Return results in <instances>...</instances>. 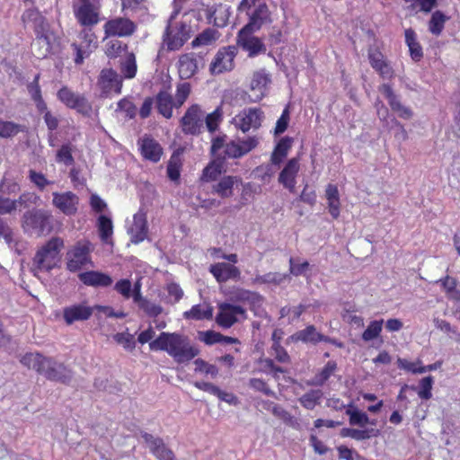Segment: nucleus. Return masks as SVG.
Listing matches in <instances>:
<instances>
[{
  "label": "nucleus",
  "mask_w": 460,
  "mask_h": 460,
  "mask_svg": "<svg viewBox=\"0 0 460 460\" xmlns=\"http://www.w3.org/2000/svg\"><path fill=\"white\" fill-rule=\"evenodd\" d=\"M149 348L151 350L166 351L178 363L188 362L199 353L188 337L176 332H162L150 342Z\"/></svg>",
  "instance_id": "f257e3e1"
},
{
  "label": "nucleus",
  "mask_w": 460,
  "mask_h": 460,
  "mask_svg": "<svg viewBox=\"0 0 460 460\" xmlns=\"http://www.w3.org/2000/svg\"><path fill=\"white\" fill-rule=\"evenodd\" d=\"M64 247V241L59 237L51 238L40 247L32 261L31 270L34 275L52 270L59 261V254Z\"/></svg>",
  "instance_id": "f03ea898"
},
{
  "label": "nucleus",
  "mask_w": 460,
  "mask_h": 460,
  "mask_svg": "<svg viewBox=\"0 0 460 460\" xmlns=\"http://www.w3.org/2000/svg\"><path fill=\"white\" fill-rule=\"evenodd\" d=\"M51 214L44 209L26 211L22 217V227L25 233L38 235L49 232Z\"/></svg>",
  "instance_id": "7ed1b4c3"
},
{
  "label": "nucleus",
  "mask_w": 460,
  "mask_h": 460,
  "mask_svg": "<svg viewBox=\"0 0 460 460\" xmlns=\"http://www.w3.org/2000/svg\"><path fill=\"white\" fill-rule=\"evenodd\" d=\"M100 8L101 0H76L73 4L76 20L84 27H92L99 22Z\"/></svg>",
  "instance_id": "20e7f679"
},
{
  "label": "nucleus",
  "mask_w": 460,
  "mask_h": 460,
  "mask_svg": "<svg viewBox=\"0 0 460 460\" xmlns=\"http://www.w3.org/2000/svg\"><path fill=\"white\" fill-rule=\"evenodd\" d=\"M264 114L261 109L248 108L236 114L232 119V124L242 132L256 130L261 126Z\"/></svg>",
  "instance_id": "39448f33"
},
{
  "label": "nucleus",
  "mask_w": 460,
  "mask_h": 460,
  "mask_svg": "<svg viewBox=\"0 0 460 460\" xmlns=\"http://www.w3.org/2000/svg\"><path fill=\"white\" fill-rule=\"evenodd\" d=\"M190 38V27L183 22L169 24L164 31L163 41L168 50L181 49Z\"/></svg>",
  "instance_id": "423d86ee"
},
{
  "label": "nucleus",
  "mask_w": 460,
  "mask_h": 460,
  "mask_svg": "<svg viewBox=\"0 0 460 460\" xmlns=\"http://www.w3.org/2000/svg\"><path fill=\"white\" fill-rule=\"evenodd\" d=\"M247 318L246 310L238 305L225 302L218 305V313L216 318L218 325L230 328L235 323Z\"/></svg>",
  "instance_id": "0eeeda50"
},
{
  "label": "nucleus",
  "mask_w": 460,
  "mask_h": 460,
  "mask_svg": "<svg viewBox=\"0 0 460 460\" xmlns=\"http://www.w3.org/2000/svg\"><path fill=\"white\" fill-rule=\"evenodd\" d=\"M204 122V112L198 104H193L186 111L181 119V127L184 134L199 135Z\"/></svg>",
  "instance_id": "6e6552de"
},
{
  "label": "nucleus",
  "mask_w": 460,
  "mask_h": 460,
  "mask_svg": "<svg viewBox=\"0 0 460 460\" xmlns=\"http://www.w3.org/2000/svg\"><path fill=\"white\" fill-rule=\"evenodd\" d=\"M237 54V49L234 46H228L220 49L213 61L210 64L209 70L211 74L217 75L234 68V59Z\"/></svg>",
  "instance_id": "1a4fd4ad"
},
{
  "label": "nucleus",
  "mask_w": 460,
  "mask_h": 460,
  "mask_svg": "<svg viewBox=\"0 0 460 460\" xmlns=\"http://www.w3.org/2000/svg\"><path fill=\"white\" fill-rule=\"evenodd\" d=\"M137 29V25L126 17H116L109 20L103 25L105 37H128Z\"/></svg>",
  "instance_id": "9d476101"
},
{
  "label": "nucleus",
  "mask_w": 460,
  "mask_h": 460,
  "mask_svg": "<svg viewBox=\"0 0 460 460\" xmlns=\"http://www.w3.org/2000/svg\"><path fill=\"white\" fill-rule=\"evenodd\" d=\"M90 243L80 241L67 252L66 267L76 271L90 261Z\"/></svg>",
  "instance_id": "9b49d317"
},
{
  "label": "nucleus",
  "mask_w": 460,
  "mask_h": 460,
  "mask_svg": "<svg viewBox=\"0 0 460 460\" xmlns=\"http://www.w3.org/2000/svg\"><path fill=\"white\" fill-rule=\"evenodd\" d=\"M58 98L67 107L84 115H89L92 111V106L85 97L74 93L67 87H63L58 92Z\"/></svg>",
  "instance_id": "f8f14e48"
},
{
  "label": "nucleus",
  "mask_w": 460,
  "mask_h": 460,
  "mask_svg": "<svg viewBox=\"0 0 460 460\" xmlns=\"http://www.w3.org/2000/svg\"><path fill=\"white\" fill-rule=\"evenodd\" d=\"M52 205L66 216H73L78 210L79 198L72 191L52 193Z\"/></svg>",
  "instance_id": "ddd939ff"
},
{
  "label": "nucleus",
  "mask_w": 460,
  "mask_h": 460,
  "mask_svg": "<svg viewBox=\"0 0 460 460\" xmlns=\"http://www.w3.org/2000/svg\"><path fill=\"white\" fill-rule=\"evenodd\" d=\"M95 311V305L90 306L86 302L73 304L63 309V318L66 324L71 325L75 322L87 321Z\"/></svg>",
  "instance_id": "4468645a"
},
{
  "label": "nucleus",
  "mask_w": 460,
  "mask_h": 460,
  "mask_svg": "<svg viewBox=\"0 0 460 460\" xmlns=\"http://www.w3.org/2000/svg\"><path fill=\"white\" fill-rule=\"evenodd\" d=\"M254 31L241 29L237 35V44L247 51L250 57H254L266 51V47L258 37L252 36Z\"/></svg>",
  "instance_id": "2eb2a0df"
},
{
  "label": "nucleus",
  "mask_w": 460,
  "mask_h": 460,
  "mask_svg": "<svg viewBox=\"0 0 460 460\" xmlns=\"http://www.w3.org/2000/svg\"><path fill=\"white\" fill-rule=\"evenodd\" d=\"M270 83V75L264 69L254 72L250 84V102H256L261 101L266 95Z\"/></svg>",
  "instance_id": "dca6fc26"
},
{
  "label": "nucleus",
  "mask_w": 460,
  "mask_h": 460,
  "mask_svg": "<svg viewBox=\"0 0 460 460\" xmlns=\"http://www.w3.org/2000/svg\"><path fill=\"white\" fill-rule=\"evenodd\" d=\"M98 84L104 94L119 93L122 80L113 69L104 68L101 71Z\"/></svg>",
  "instance_id": "f3484780"
},
{
  "label": "nucleus",
  "mask_w": 460,
  "mask_h": 460,
  "mask_svg": "<svg viewBox=\"0 0 460 460\" xmlns=\"http://www.w3.org/2000/svg\"><path fill=\"white\" fill-rule=\"evenodd\" d=\"M128 234L134 243H139L146 239L147 235V223L146 215L143 209H139L134 215L133 221L128 227Z\"/></svg>",
  "instance_id": "a211bd4d"
},
{
  "label": "nucleus",
  "mask_w": 460,
  "mask_h": 460,
  "mask_svg": "<svg viewBox=\"0 0 460 460\" xmlns=\"http://www.w3.org/2000/svg\"><path fill=\"white\" fill-rule=\"evenodd\" d=\"M209 272L219 283L230 279L239 280L241 278V270L236 266L227 262H217L210 265Z\"/></svg>",
  "instance_id": "6ab92c4d"
},
{
  "label": "nucleus",
  "mask_w": 460,
  "mask_h": 460,
  "mask_svg": "<svg viewBox=\"0 0 460 460\" xmlns=\"http://www.w3.org/2000/svg\"><path fill=\"white\" fill-rule=\"evenodd\" d=\"M379 92L388 100L391 109L404 119H410L412 117V111L410 108L402 105L398 96L394 93L388 84H383L379 86Z\"/></svg>",
  "instance_id": "aec40b11"
},
{
  "label": "nucleus",
  "mask_w": 460,
  "mask_h": 460,
  "mask_svg": "<svg viewBox=\"0 0 460 460\" xmlns=\"http://www.w3.org/2000/svg\"><path fill=\"white\" fill-rule=\"evenodd\" d=\"M368 58L371 66L383 79H392L394 76V69L378 49H370L368 50Z\"/></svg>",
  "instance_id": "412c9836"
},
{
  "label": "nucleus",
  "mask_w": 460,
  "mask_h": 460,
  "mask_svg": "<svg viewBox=\"0 0 460 460\" xmlns=\"http://www.w3.org/2000/svg\"><path fill=\"white\" fill-rule=\"evenodd\" d=\"M227 296L232 302L247 303L252 307L260 306L263 302V297L259 293L241 288H232Z\"/></svg>",
  "instance_id": "4be33fe9"
},
{
  "label": "nucleus",
  "mask_w": 460,
  "mask_h": 460,
  "mask_svg": "<svg viewBox=\"0 0 460 460\" xmlns=\"http://www.w3.org/2000/svg\"><path fill=\"white\" fill-rule=\"evenodd\" d=\"M48 361L42 373L48 379L62 383L70 381L72 373L66 367L61 363H57L50 358H48Z\"/></svg>",
  "instance_id": "5701e85b"
},
{
  "label": "nucleus",
  "mask_w": 460,
  "mask_h": 460,
  "mask_svg": "<svg viewBox=\"0 0 460 460\" xmlns=\"http://www.w3.org/2000/svg\"><path fill=\"white\" fill-rule=\"evenodd\" d=\"M271 22L270 13L266 4H260L251 14L249 22L243 28L250 31H259L264 24Z\"/></svg>",
  "instance_id": "b1692460"
},
{
  "label": "nucleus",
  "mask_w": 460,
  "mask_h": 460,
  "mask_svg": "<svg viewBox=\"0 0 460 460\" xmlns=\"http://www.w3.org/2000/svg\"><path fill=\"white\" fill-rule=\"evenodd\" d=\"M299 171V162L296 158L290 159L279 173V181L290 191H294L296 183V177Z\"/></svg>",
  "instance_id": "393cba45"
},
{
  "label": "nucleus",
  "mask_w": 460,
  "mask_h": 460,
  "mask_svg": "<svg viewBox=\"0 0 460 460\" xmlns=\"http://www.w3.org/2000/svg\"><path fill=\"white\" fill-rule=\"evenodd\" d=\"M142 438L146 443L147 447L159 460H172V452L168 449L163 440L155 438L150 434L145 433Z\"/></svg>",
  "instance_id": "a878e982"
},
{
  "label": "nucleus",
  "mask_w": 460,
  "mask_h": 460,
  "mask_svg": "<svg viewBox=\"0 0 460 460\" xmlns=\"http://www.w3.org/2000/svg\"><path fill=\"white\" fill-rule=\"evenodd\" d=\"M178 73L181 79L192 77L198 70V61L194 53H186L179 58Z\"/></svg>",
  "instance_id": "bb28decb"
},
{
  "label": "nucleus",
  "mask_w": 460,
  "mask_h": 460,
  "mask_svg": "<svg viewBox=\"0 0 460 460\" xmlns=\"http://www.w3.org/2000/svg\"><path fill=\"white\" fill-rule=\"evenodd\" d=\"M36 39L31 43V52L37 58H44L50 52L49 37L44 31H37Z\"/></svg>",
  "instance_id": "cd10ccee"
},
{
  "label": "nucleus",
  "mask_w": 460,
  "mask_h": 460,
  "mask_svg": "<svg viewBox=\"0 0 460 460\" xmlns=\"http://www.w3.org/2000/svg\"><path fill=\"white\" fill-rule=\"evenodd\" d=\"M140 150L142 155L154 163H156L160 160L162 155V147L154 139L149 137H144L139 142Z\"/></svg>",
  "instance_id": "c85d7f7f"
},
{
  "label": "nucleus",
  "mask_w": 460,
  "mask_h": 460,
  "mask_svg": "<svg viewBox=\"0 0 460 460\" xmlns=\"http://www.w3.org/2000/svg\"><path fill=\"white\" fill-rule=\"evenodd\" d=\"M240 181L241 180L237 176H224L217 184L213 185V192L223 199L230 198L234 194V185H237Z\"/></svg>",
  "instance_id": "c756f323"
},
{
  "label": "nucleus",
  "mask_w": 460,
  "mask_h": 460,
  "mask_svg": "<svg viewBox=\"0 0 460 460\" xmlns=\"http://www.w3.org/2000/svg\"><path fill=\"white\" fill-rule=\"evenodd\" d=\"M79 278L84 284L93 287H109L112 283L109 275L98 271L84 272Z\"/></svg>",
  "instance_id": "7c9ffc66"
},
{
  "label": "nucleus",
  "mask_w": 460,
  "mask_h": 460,
  "mask_svg": "<svg viewBox=\"0 0 460 460\" xmlns=\"http://www.w3.org/2000/svg\"><path fill=\"white\" fill-rule=\"evenodd\" d=\"M158 112L164 118L170 119L172 116L174 101L172 94L167 91H160L155 98Z\"/></svg>",
  "instance_id": "2f4dec72"
},
{
  "label": "nucleus",
  "mask_w": 460,
  "mask_h": 460,
  "mask_svg": "<svg viewBox=\"0 0 460 460\" xmlns=\"http://www.w3.org/2000/svg\"><path fill=\"white\" fill-rule=\"evenodd\" d=\"M21 363L28 367L29 369H34L38 373L42 374L46 364H48V358L43 357L40 353H32L29 352L26 353L24 356L21 358Z\"/></svg>",
  "instance_id": "473e14b6"
},
{
  "label": "nucleus",
  "mask_w": 460,
  "mask_h": 460,
  "mask_svg": "<svg viewBox=\"0 0 460 460\" xmlns=\"http://www.w3.org/2000/svg\"><path fill=\"white\" fill-rule=\"evenodd\" d=\"M325 197L328 203L329 213L333 218H338L340 216V195L336 185L328 184L325 190Z\"/></svg>",
  "instance_id": "72a5a7b5"
},
{
  "label": "nucleus",
  "mask_w": 460,
  "mask_h": 460,
  "mask_svg": "<svg viewBox=\"0 0 460 460\" xmlns=\"http://www.w3.org/2000/svg\"><path fill=\"white\" fill-rule=\"evenodd\" d=\"M292 138L286 137L281 138L277 144L270 156V162L276 166H279L283 160L287 157L289 149L292 146Z\"/></svg>",
  "instance_id": "f704fd0d"
},
{
  "label": "nucleus",
  "mask_w": 460,
  "mask_h": 460,
  "mask_svg": "<svg viewBox=\"0 0 460 460\" xmlns=\"http://www.w3.org/2000/svg\"><path fill=\"white\" fill-rule=\"evenodd\" d=\"M346 414L349 417V421L351 426L376 425V420H371L366 412L359 411L351 403L347 406Z\"/></svg>",
  "instance_id": "c9c22d12"
},
{
  "label": "nucleus",
  "mask_w": 460,
  "mask_h": 460,
  "mask_svg": "<svg viewBox=\"0 0 460 460\" xmlns=\"http://www.w3.org/2000/svg\"><path fill=\"white\" fill-rule=\"evenodd\" d=\"M337 369L335 361H328L323 368L307 382L308 385L322 386L334 374Z\"/></svg>",
  "instance_id": "e433bc0d"
},
{
  "label": "nucleus",
  "mask_w": 460,
  "mask_h": 460,
  "mask_svg": "<svg viewBox=\"0 0 460 460\" xmlns=\"http://www.w3.org/2000/svg\"><path fill=\"white\" fill-rule=\"evenodd\" d=\"M213 309L208 304L196 305L191 307L190 311L183 314L185 319L191 320H204L212 317Z\"/></svg>",
  "instance_id": "4c0bfd02"
},
{
  "label": "nucleus",
  "mask_w": 460,
  "mask_h": 460,
  "mask_svg": "<svg viewBox=\"0 0 460 460\" xmlns=\"http://www.w3.org/2000/svg\"><path fill=\"white\" fill-rule=\"evenodd\" d=\"M97 227L100 238L106 243H111V235L113 234V224L110 217L106 216H100L98 218Z\"/></svg>",
  "instance_id": "58836bf2"
},
{
  "label": "nucleus",
  "mask_w": 460,
  "mask_h": 460,
  "mask_svg": "<svg viewBox=\"0 0 460 460\" xmlns=\"http://www.w3.org/2000/svg\"><path fill=\"white\" fill-rule=\"evenodd\" d=\"M288 274L280 273V272H268L263 275H256L252 279L253 284H272L275 286H279L283 283L287 278Z\"/></svg>",
  "instance_id": "ea45409f"
},
{
  "label": "nucleus",
  "mask_w": 460,
  "mask_h": 460,
  "mask_svg": "<svg viewBox=\"0 0 460 460\" xmlns=\"http://www.w3.org/2000/svg\"><path fill=\"white\" fill-rule=\"evenodd\" d=\"M293 339L296 341H301L304 342H314L316 343L321 341H325V338L319 333L314 326L310 325L305 329L297 332L293 335Z\"/></svg>",
  "instance_id": "a19ab883"
},
{
  "label": "nucleus",
  "mask_w": 460,
  "mask_h": 460,
  "mask_svg": "<svg viewBox=\"0 0 460 460\" xmlns=\"http://www.w3.org/2000/svg\"><path fill=\"white\" fill-rule=\"evenodd\" d=\"M22 19L25 24L31 23L32 26L34 27L36 32H37V31H44L45 30V27H46L45 20L37 10H34V9L26 10L22 14Z\"/></svg>",
  "instance_id": "79ce46f5"
},
{
  "label": "nucleus",
  "mask_w": 460,
  "mask_h": 460,
  "mask_svg": "<svg viewBox=\"0 0 460 460\" xmlns=\"http://www.w3.org/2000/svg\"><path fill=\"white\" fill-rule=\"evenodd\" d=\"M323 393L320 390H310L303 394L299 399L300 404L307 409L314 410L316 405L320 404Z\"/></svg>",
  "instance_id": "37998d69"
},
{
  "label": "nucleus",
  "mask_w": 460,
  "mask_h": 460,
  "mask_svg": "<svg viewBox=\"0 0 460 460\" xmlns=\"http://www.w3.org/2000/svg\"><path fill=\"white\" fill-rule=\"evenodd\" d=\"M447 17L440 11L433 13L430 21L429 22V30L434 35H439L443 29L445 22L447 21Z\"/></svg>",
  "instance_id": "c03bdc74"
},
{
  "label": "nucleus",
  "mask_w": 460,
  "mask_h": 460,
  "mask_svg": "<svg viewBox=\"0 0 460 460\" xmlns=\"http://www.w3.org/2000/svg\"><path fill=\"white\" fill-rule=\"evenodd\" d=\"M222 172V162L214 160L203 170L201 180L204 181H215Z\"/></svg>",
  "instance_id": "a18cd8bd"
},
{
  "label": "nucleus",
  "mask_w": 460,
  "mask_h": 460,
  "mask_svg": "<svg viewBox=\"0 0 460 460\" xmlns=\"http://www.w3.org/2000/svg\"><path fill=\"white\" fill-rule=\"evenodd\" d=\"M148 316L156 317L163 313V307L148 299L142 297L135 302Z\"/></svg>",
  "instance_id": "49530a36"
},
{
  "label": "nucleus",
  "mask_w": 460,
  "mask_h": 460,
  "mask_svg": "<svg viewBox=\"0 0 460 460\" xmlns=\"http://www.w3.org/2000/svg\"><path fill=\"white\" fill-rule=\"evenodd\" d=\"M121 73L126 78H134L137 74L136 57L133 53H128L121 63Z\"/></svg>",
  "instance_id": "de8ad7c7"
},
{
  "label": "nucleus",
  "mask_w": 460,
  "mask_h": 460,
  "mask_svg": "<svg viewBox=\"0 0 460 460\" xmlns=\"http://www.w3.org/2000/svg\"><path fill=\"white\" fill-rule=\"evenodd\" d=\"M383 323V320H376L370 322V323L368 324V326L362 334L363 341H370L376 339L382 332Z\"/></svg>",
  "instance_id": "09e8293b"
},
{
  "label": "nucleus",
  "mask_w": 460,
  "mask_h": 460,
  "mask_svg": "<svg viewBox=\"0 0 460 460\" xmlns=\"http://www.w3.org/2000/svg\"><path fill=\"white\" fill-rule=\"evenodd\" d=\"M40 197L34 192H24L17 199H13L15 209L27 208L30 206L36 205Z\"/></svg>",
  "instance_id": "8fccbe9b"
},
{
  "label": "nucleus",
  "mask_w": 460,
  "mask_h": 460,
  "mask_svg": "<svg viewBox=\"0 0 460 460\" xmlns=\"http://www.w3.org/2000/svg\"><path fill=\"white\" fill-rule=\"evenodd\" d=\"M275 166L271 162L270 164H261L255 168L254 174L263 182H268L276 172Z\"/></svg>",
  "instance_id": "3c124183"
},
{
  "label": "nucleus",
  "mask_w": 460,
  "mask_h": 460,
  "mask_svg": "<svg viewBox=\"0 0 460 460\" xmlns=\"http://www.w3.org/2000/svg\"><path fill=\"white\" fill-rule=\"evenodd\" d=\"M270 408H268L271 411L272 414L279 419H281L286 424L294 426L295 419L294 417L287 411L283 407L274 404L273 402H269Z\"/></svg>",
  "instance_id": "603ef678"
},
{
  "label": "nucleus",
  "mask_w": 460,
  "mask_h": 460,
  "mask_svg": "<svg viewBox=\"0 0 460 460\" xmlns=\"http://www.w3.org/2000/svg\"><path fill=\"white\" fill-rule=\"evenodd\" d=\"M397 365L399 368L413 374H422L426 372V368H422L423 366H421L420 360L411 362L404 358H398Z\"/></svg>",
  "instance_id": "864d4df0"
},
{
  "label": "nucleus",
  "mask_w": 460,
  "mask_h": 460,
  "mask_svg": "<svg viewBox=\"0 0 460 460\" xmlns=\"http://www.w3.org/2000/svg\"><path fill=\"white\" fill-rule=\"evenodd\" d=\"M217 38V31L213 29H208L205 30L203 32H201L199 36L196 37V39L192 41V45L194 47L197 46H202V45H208L214 42Z\"/></svg>",
  "instance_id": "5fc2aeb1"
},
{
  "label": "nucleus",
  "mask_w": 460,
  "mask_h": 460,
  "mask_svg": "<svg viewBox=\"0 0 460 460\" xmlns=\"http://www.w3.org/2000/svg\"><path fill=\"white\" fill-rule=\"evenodd\" d=\"M206 127L211 133L215 132L222 119V111L220 108H217L213 112L204 116Z\"/></svg>",
  "instance_id": "6e6d98bb"
},
{
  "label": "nucleus",
  "mask_w": 460,
  "mask_h": 460,
  "mask_svg": "<svg viewBox=\"0 0 460 460\" xmlns=\"http://www.w3.org/2000/svg\"><path fill=\"white\" fill-rule=\"evenodd\" d=\"M22 130L21 125L12 121H4L0 119V137H12Z\"/></svg>",
  "instance_id": "4d7b16f0"
},
{
  "label": "nucleus",
  "mask_w": 460,
  "mask_h": 460,
  "mask_svg": "<svg viewBox=\"0 0 460 460\" xmlns=\"http://www.w3.org/2000/svg\"><path fill=\"white\" fill-rule=\"evenodd\" d=\"M114 341L120 344L125 349L132 351L135 349L136 342L134 335L128 332H119L113 335Z\"/></svg>",
  "instance_id": "13d9d810"
},
{
  "label": "nucleus",
  "mask_w": 460,
  "mask_h": 460,
  "mask_svg": "<svg viewBox=\"0 0 460 460\" xmlns=\"http://www.w3.org/2000/svg\"><path fill=\"white\" fill-rule=\"evenodd\" d=\"M190 93V84L189 83H182L177 85L176 94L174 101V106L176 108L181 107L185 101L188 99Z\"/></svg>",
  "instance_id": "bf43d9fd"
},
{
  "label": "nucleus",
  "mask_w": 460,
  "mask_h": 460,
  "mask_svg": "<svg viewBox=\"0 0 460 460\" xmlns=\"http://www.w3.org/2000/svg\"><path fill=\"white\" fill-rule=\"evenodd\" d=\"M168 296L165 298L166 303L175 304L179 302L183 296V290L176 283H170L166 286Z\"/></svg>",
  "instance_id": "052dcab7"
},
{
  "label": "nucleus",
  "mask_w": 460,
  "mask_h": 460,
  "mask_svg": "<svg viewBox=\"0 0 460 460\" xmlns=\"http://www.w3.org/2000/svg\"><path fill=\"white\" fill-rule=\"evenodd\" d=\"M434 379L431 376H426L420 380V390L418 392V395L424 400H429L431 398L432 394V386H433Z\"/></svg>",
  "instance_id": "680f3d73"
},
{
  "label": "nucleus",
  "mask_w": 460,
  "mask_h": 460,
  "mask_svg": "<svg viewBox=\"0 0 460 460\" xmlns=\"http://www.w3.org/2000/svg\"><path fill=\"white\" fill-rule=\"evenodd\" d=\"M310 264L308 261H305L303 262H298L296 259H289V274L293 276H300L305 275V272L309 270Z\"/></svg>",
  "instance_id": "e2e57ef3"
},
{
  "label": "nucleus",
  "mask_w": 460,
  "mask_h": 460,
  "mask_svg": "<svg viewBox=\"0 0 460 460\" xmlns=\"http://www.w3.org/2000/svg\"><path fill=\"white\" fill-rule=\"evenodd\" d=\"M28 177L30 181L40 190L52 183V181H49L43 173L38 172L34 170L29 171Z\"/></svg>",
  "instance_id": "0e129e2a"
},
{
  "label": "nucleus",
  "mask_w": 460,
  "mask_h": 460,
  "mask_svg": "<svg viewBox=\"0 0 460 460\" xmlns=\"http://www.w3.org/2000/svg\"><path fill=\"white\" fill-rule=\"evenodd\" d=\"M116 111L124 113L127 118L132 119L136 115L137 108L129 100L122 99L118 102Z\"/></svg>",
  "instance_id": "69168bd1"
},
{
  "label": "nucleus",
  "mask_w": 460,
  "mask_h": 460,
  "mask_svg": "<svg viewBox=\"0 0 460 460\" xmlns=\"http://www.w3.org/2000/svg\"><path fill=\"white\" fill-rule=\"evenodd\" d=\"M122 50V43L118 40H111L105 45V54L110 58H117L118 56H119Z\"/></svg>",
  "instance_id": "338daca9"
},
{
  "label": "nucleus",
  "mask_w": 460,
  "mask_h": 460,
  "mask_svg": "<svg viewBox=\"0 0 460 460\" xmlns=\"http://www.w3.org/2000/svg\"><path fill=\"white\" fill-rule=\"evenodd\" d=\"M114 289L120 294L125 299H128L133 297L132 295V284L128 279H120L119 280L115 286Z\"/></svg>",
  "instance_id": "774afa93"
}]
</instances>
